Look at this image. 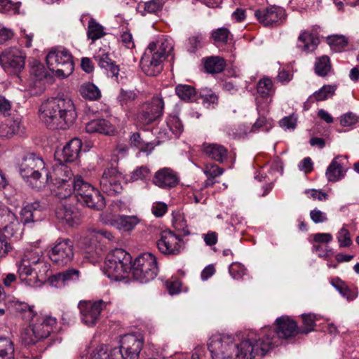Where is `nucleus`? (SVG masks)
Listing matches in <instances>:
<instances>
[{
    "label": "nucleus",
    "mask_w": 359,
    "mask_h": 359,
    "mask_svg": "<svg viewBox=\"0 0 359 359\" xmlns=\"http://www.w3.org/2000/svg\"><path fill=\"white\" fill-rule=\"evenodd\" d=\"M65 173L66 174V178H55V184L57 186L56 195L60 198H66L70 196L73 193L76 195V185L77 182L83 180L81 176H76L72 178L73 173L71 170H66Z\"/></svg>",
    "instance_id": "19"
},
{
    "label": "nucleus",
    "mask_w": 359,
    "mask_h": 359,
    "mask_svg": "<svg viewBox=\"0 0 359 359\" xmlns=\"http://www.w3.org/2000/svg\"><path fill=\"white\" fill-rule=\"evenodd\" d=\"M82 148V142L79 138H73L63 147L60 152L62 158L60 161L73 162L76 160Z\"/></svg>",
    "instance_id": "26"
},
{
    "label": "nucleus",
    "mask_w": 359,
    "mask_h": 359,
    "mask_svg": "<svg viewBox=\"0 0 359 359\" xmlns=\"http://www.w3.org/2000/svg\"><path fill=\"white\" fill-rule=\"evenodd\" d=\"M301 317L302 319V325L299 327V334L306 335L309 332L314 331L315 327L316 326V316L313 313H303Z\"/></svg>",
    "instance_id": "38"
},
{
    "label": "nucleus",
    "mask_w": 359,
    "mask_h": 359,
    "mask_svg": "<svg viewBox=\"0 0 359 359\" xmlns=\"http://www.w3.org/2000/svg\"><path fill=\"white\" fill-rule=\"evenodd\" d=\"M315 72L320 76H325L331 69L330 58L323 55L316 59L315 62Z\"/></svg>",
    "instance_id": "46"
},
{
    "label": "nucleus",
    "mask_w": 359,
    "mask_h": 359,
    "mask_svg": "<svg viewBox=\"0 0 359 359\" xmlns=\"http://www.w3.org/2000/svg\"><path fill=\"white\" fill-rule=\"evenodd\" d=\"M262 128H264V130L266 131H268L269 128H271V123L267 121V119L264 116H259L257 119L256 122L252 126L251 131L255 133Z\"/></svg>",
    "instance_id": "64"
},
{
    "label": "nucleus",
    "mask_w": 359,
    "mask_h": 359,
    "mask_svg": "<svg viewBox=\"0 0 359 359\" xmlns=\"http://www.w3.org/2000/svg\"><path fill=\"white\" fill-rule=\"evenodd\" d=\"M199 98L202 100V104L207 108L210 107L214 108L218 102V96L209 88L201 89L198 95V100Z\"/></svg>",
    "instance_id": "40"
},
{
    "label": "nucleus",
    "mask_w": 359,
    "mask_h": 359,
    "mask_svg": "<svg viewBox=\"0 0 359 359\" xmlns=\"http://www.w3.org/2000/svg\"><path fill=\"white\" fill-rule=\"evenodd\" d=\"M275 323L276 328L265 327L258 334L254 333V336H257L256 344L258 347L262 348L265 345L269 346L264 352L263 356L274 346H278L280 341H290L299 334L296 321L289 316H280L276 318Z\"/></svg>",
    "instance_id": "3"
},
{
    "label": "nucleus",
    "mask_w": 359,
    "mask_h": 359,
    "mask_svg": "<svg viewBox=\"0 0 359 359\" xmlns=\"http://www.w3.org/2000/svg\"><path fill=\"white\" fill-rule=\"evenodd\" d=\"M79 92L83 97L90 100H96L101 96V93L98 88L90 83L82 85Z\"/></svg>",
    "instance_id": "41"
},
{
    "label": "nucleus",
    "mask_w": 359,
    "mask_h": 359,
    "mask_svg": "<svg viewBox=\"0 0 359 359\" xmlns=\"http://www.w3.org/2000/svg\"><path fill=\"white\" fill-rule=\"evenodd\" d=\"M130 144L135 147L142 151H147L148 149L152 148V144L149 142H145L140 137L139 133H134L130 136Z\"/></svg>",
    "instance_id": "48"
},
{
    "label": "nucleus",
    "mask_w": 359,
    "mask_h": 359,
    "mask_svg": "<svg viewBox=\"0 0 359 359\" xmlns=\"http://www.w3.org/2000/svg\"><path fill=\"white\" fill-rule=\"evenodd\" d=\"M167 126L177 137L180 135L184 129L182 121L177 116H170L167 121Z\"/></svg>",
    "instance_id": "52"
},
{
    "label": "nucleus",
    "mask_w": 359,
    "mask_h": 359,
    "mask_svg": "<svg viewBox=\"0 0 359 359\" xmlns=\"http://www.w3.org/2000/svg\"><path fill=\"white\" fill-rule=\"evenodd\" d=\"M337 238L340 248H347L352 245L353 242L351 238L349 231L343 226L337 233Z\"/></svg>",
    "instance_id": "55"
},
{
    "label": "nucleus",
    "mask_w": 359,
    "mask_h": 359,
    "mask_svg": "<svg viewBox=\"0 0 359 359\" xmlns=\"http://www.w3.org/2000/svg\"><path fill=\"white\" fill-rule=\"evenodd\" d=\"M22 133V124L20 118L8 121V123L0 127V133L2 136L11 137L13 135Z\"/></svg>",
    "instance_id": "34"
},
{
    "label": "nucleus",
    "mask_w": 359,
    "mask_h": 359,
    "mask_svg": "<svg viewBox=\"0 0 359 359\" xmlns=\"http://www.w3.org/2000/svg\"><path fill=\"white\" fill-rule=\"evenodd\" d=\"M86 130L88 133H99L109 136L115 134L116 128L109 121L101 118L94 119L86 123Z\"/></svg>",
    "instance_id": "27"
},
{
    "label": "nucleus",
    "mask_w": 359,
    "mask_h": 359,
    "mask_svg": "<svg viewBox=\"0 0 359 359\" xmlns=\"http://www.w3.org/2000/svg\"><path fill=\"white\" fill-rule=\"evenodd\" d=\"M163 6V0H151L144 4V11L149 13H155L161 11Z\"/></svg>",
    "instance_id": "61"
},
{
    "label": "nucleus",
    "mask_w": 359,
    "mask_h": 359,
    "mask_svg": "<svg viewBox=\"0 0 359 359\" xmlns=\"http://www.w3.org/2000/svg\"><path fill=\"white\" fill-rule=\"evenodd\" d=\"M337 89L336 86L325 85L318 90L316 91L309 97L306 103H313L314 102H320L331 97L334 94Z\"/></svg>",
    "instance_id": "33"
},
{
    "label": "nucleus",
    "mask_w": 359,
    "mask_h": 359,
    "mask_svg": "<svg viewBox=\"0 0 359 359\" xmlns=\"http://www.w3.org/2000/svg\"><path fill=\"white\" fill-rule=\"evenodd\" d=\"M273 82L269 78H264L257 83V93L262 97H267L270 95V93L272 90Z\"/></svg>",
    "instance_id": "51"
},
{
    "label": "nucleus",
    "mask_w": 359,
    "mask_h": 359,
    "mask_svg": "<svg viewBox=\"0 0 359 359\" xmlns=\"http://www.w3.org/2000/svg\"><path fill=\"white\" fill-rule=\"evenodd\" d=\"M16 215L8 207L0 206V229L13 220Z\"/></svg>",
    "instance_id": "58"
},
{
    "label": "nucleus",
    "mask_w": 359,
    "mask_h": 359,
    "mask_svg": "<svg viewBox=\"0 0 359 359\" xmlns=\"http://www.w3.org/2000/svg\"><path fill=\"white\" fill-rule=\"evenodd\" d=\"M137 97V94L134 90L121 89L117 100L120 104L127 106L134 101Z\"/></svg>",
    "instance_id": "53"
},
{
    "label": "nucleus",
    "mask_w": 359,
    "mask_h": 359,
    "mask_svg": "<svg viewBox=\"0 0 359 359\" xmlns=\"http://www.w3.org/2000/svg\"><path fill=\"white\" fill-rule=\"evenodd\" d=\"M229 272L233 279H241L245 273V269L240 263H232L229 267Z\"/></svg>",
    "instance_id": "59"
},
{
    "label": "nucleus",
    "mask_w": 359,
    "mask_h": 359,
    "mask_svg": "<svg viewBox=\"0 0 359 359\" xmlns=\"http://www.w3.org/2000/svg\"><path fill=\"white\" fill-rule=\"evenodd\" d=\"M132 257L122 248L111 250L104 261V273L111 279L118 281L124 279L131 271Z\"/></svg>",
    "instance_id": "4"
},
{
    "label": "nucleus",
    "mask_w": 359,
    "mask_h": 359,
    "mask_svg": "<svg viewBox=\"0 0 359 359\" xmlns=\"http://www.w3.org/2000/svg\"><path fill=\"white\" fill-rule=\"evenodd\" d=\"M57 218L62 223L71 227L78 226L81 220V215L77 208L71 205H62L55 211Z\"/></svg>",
    "instance_id": "24"
},
{
    "label": "nucleus",
    "mask_w": 359,
    "mask_h": 359,
    "mask_svg": "<svg viewBox=\"0 0 359 359\" xmlns=\"http://www.w3.org/2000/svg\"><path fill=\"white\" fill-rule=\"evenodd\" d=\"M156 246L160 252L168 256H177L185 249L184 240L171 230H165L161 233Z\"/></svg>",
    "instance_id": "11"
},
{
    "label": "nucleus",
    "mask_w": 359,
    "mask_h": 359,
    "mask_svg": "<svg viewBox=\"0 0 359 359\" xmlns=\"http://www.w3.org/2000/svg\"><path fill=\"white\" fill-rule=\"evenodd\" d=\"M13 309L16 312L20 313L22 315V318L26 321L33 320V318L36 317V313L33 311L32 307L25 302H13Z\"/></svg>",
    "instance_id": "43"
},
{
    "label": "nucleus",
    "mask_w": 359,
    "mask_h": 359,
    "mask_svg": "<svg viewBox=\"0 0 359 359\" xmlns=\"http://www.w3.org/2000/svg\"><path fill=\"white\" fill-rule=\"evenodd\" d=\"M167 44L151 42L145 50L140 60V65L144 73L149 76H154L163 70V62L168 55Z\"/></svg>",
    "instance_id": "5"
},
{
    "label": "nucleus",
    "mask_w": 359,
    "mask_h": 359,
    "mask_svg": "<svg viewBox=\"0 0 359 359\" xmlns=\"http://www.w3.org/2000/svg\"><path fill=\"white\" fill-rule=\"evenodd\" d=\"M151 171L147 166L142 165L135 169L130 175L129 182L147 180L150 177Z\"/></svg>",
    "instance_id": "47"
},
{
    "label": "nucleus",
    "mask_w": 359,
    "mask_h": 359,
    "mask_svg": "<svg viewBox=\"0 0 359 359\" xmlns=\"http://www.w3.org/2000/svg\"><path fill=\"white\" fill-rule=\"evenodd\" d=\"M257 336L250 332L240 338L239 336L217 334L212 336L208 344V350L212 359H254L257 356H263L269 347L265 345L258 347L256 344Z\"/></svg>",
    "instance_id": "1"
},
{
    "label": "nucleus",
    "mask_w": 359,
    "mask_h": 359,
    "mask_svg": "<svg viewBox=\"0 0 359 359\" xmlns=\"http://www.w3.org/2000/svg\"><path fill=\"white\" fill-rule=\"evenodd\" d=\"M43 206L38 201L27 204L21 209L20 213V224L29 227L33 226L34 223L43 219Z\"/></svg>",
    "instance_id": "21"
},
{
    "label": "nucleus",
    "mask_w": 359,
    "mask_h": 359,
    "mask_svg": "<svg viewBox=\"0 0 359 359\" xmlns=\"http://www.w3.org/2000/svg\"><path fill=\"white\" fill-rule=\"evenodd\" d=\"M31 74L34 75L39 80H42L47 76V72L43 64L39 62H35L31 70Z\"/></svg>",
    "instance_id": "60"
},
{
    "label": "nucleus",
    "mask_w": 359,
    "mask_h": 359,
    "mask_svg": "<svg viewBox=\"0 0 359 359\" xmlns=\"http://www.w3.org/2000/svg\"><path fill=\"white\" fill-rule=\"evenodd\" d=\"M0 359H14V346L7 337H0Z\"/></svg>",
    "instance_id": "42"
},
{
    "label": "nucleus",
    "mask_w": 359,
    "mask_h": 359,
    "mask_svg": "<svg viewBox=\"0 0 359 359\" xmlns=\"http://www.w3.org/2000/svg\"><path fill=\"white\" fill-rule=\"evenodd\" d=\"M163 109V99L154 97L150 101L142 105L137 114V120L142 125H149L162 116Z\"/></svg>",
    "instance_id": "13"
},
{
    "label": "nucleus",
    "mask_w": 359,
    "mask_h": 359,
    "mask_svg": "<svg viewBox=\"0 0 359 359\" xmlns=\"http://www.w3.org/2000/svg\"><path fill=\"white\" fill-rule=\"evenodd\" d=\"M76 198L80 203L93 210H101L106 205L100 191L83 180L77 182Z\"/></svg>",
    "instance_id": "10"
},
{
    "label": "nucleus",
    "mask_w": 359,
    "mask_h": 359,
    "mask_svg": "<svg viewBox=\"0 0 359 359\" xmlns=\"http://www.w3.org/2000/svg\"><path fill=\"white\" fill-rule=\"evenodd\" d=\"M48 69L59 78H66L72 74L74 62L71 53L65 49L51 50L46 57Z\"/></svg>",
    "instance_id": "9"
},
{
    "label": "nucleus",
    "mask_w": 359,
    "mask_h": 359,
    "mask_svg": "<svg viewBox=\"0 0 359 359\" xmlns=\"http://www.w3.org/2000/svg\"><path fill=\"white\" fill-rule=\"evenodd\" d=\"M32 262L33 269L35 273L40 278L41 281H43V283L48 281V277L47 273L50 270V264L40 258Z\"/></svg>",
    "instance_id": "44"
},
{
    "label": "nucleus",
    "mask_w": 359,
    "mask_h": 359,
    "mask_svg": "<svg viewBox=\"0 0 359 359\" xmlns=\"http://www.w3.org/2000/svg\"><path fill=\"white\" fill-rule=\"evenodd\" d=\"M13 219L6 224L0 230L3 231L2 235L8 240L11 238H18L21 235V224L18 221L17 216L13 218Z\"/></svg>",
    "instance_id": "35"
},
{
    "label": "nucleus",
    "mask_w": 359,
    "mask_h": 359,
    "mask_svg": "<svg viewBox=\"0 0 359 359\" xmlns=\"http://www.w3.org/2000/svg\"><path fill=\"white\" fill-rule=\"evenodd\" d=\"M139 222L140 219L136 216L118 215L108 219L106 224L118 230L129 231L133 229Z\"/></svg>",
    "instance_id": "28"
},
{
    "label": "nucleus",
    "mask_w": 359,
    "mask_h": 359,
    "mask_svg": "<svg viewBox=\"0 0 359 359\" xmlns=\"http://www.w3.org/2000/svg\"><path fill=\"white\" fill-rule=\"evenodd\" d=\"M106 33L104 27L100 25L95 19L90 18L88 23L87 36L93 42L103 37Z\"/></svg>",
    "instance_id": "37"
},
{
    "label": "nucleus",
    "mask_w": 359,
    "mask_h": 359,
    "mask_svg": "<svg viewBox=\"0 0 359 359\" xmlns=\"http://www.w3.org/2000/svg\"><path fill=\"white\" fill-rule=\"evenodd\" d=\"M41 119L50 130H66L74 123L77 113L69 98L55 97L43 102L40 108Z\"/></svg>",
    "instance_id": "2"
},
{
    "label": "nucleus",
    "mask_w": 359,
    "mask_h": 359,
    "mask_svg": "<svg viewBox=\"0 0 359 359\" xmlns=\"http://www.w3.org/2000/svg\"><path fill=\"white\" fill-rule=\"evenodd\" d=\"M153 183L162 189H170L176 187L180 178L177 173L170 168H163L155 172Z\"/></svg>",
    "instance_id": "23"
},
{
    "label": "nucleus",
    "mask_w": 359,
    "mask_h": 359,
    "mask_svg": "<svg viewBox=\"0 0 359 359\" xmlns=\"http://www.w3.org/2000/svg\"><path fill=\"white\" fill-rule=\"evenodd\" d=\"M32 262L29 259H22L18 266V273L22 282L34 272Z\"/></svg>",
    "instance_id": "50"
},
{
    "label": "nucleus",
    "mask_w": 359,
    "mask_h": 359,
    "mask_svg": "<svg viewBox=\"0 0 359 359\" xmlns=\"http://www.w3.org/2000/svg\"><path fill=\"white\" fill-rule=\"evenodd\" d=\"M226 67V62L224 58L219 56H211L208 57L204 63V67L209 74H218L222 72Z\"/></svg>",
    "instance_id": "32"
},
{
    "label": "nucleus",
    "mask_w": 359,
    "mask_h": 359,
    "mask_svg": "<svg viewBox=\"0 0 359 359\" xmlns=\"http://www.w3.org/2000/svg\"><path fill=\"white\" fill-rule=\"evenodd\" d=\"M230 32L227 28L221 27L212 32V38L217 43L226 44L228 41Z\"/></svg>",
    "instance_id": "54"
},
{
    "label": "nucleus",
    "mask_w": 359,
    "mask_h": 359,
    "mask_svg": "<svg viewBox=\"0 0 359 359\" xmlns=\"http://www.w3.org/2000/svg\"><path fill=\"white\" fill-rule=\"evenodd\" d=\"M143 345V340L133 334L125 335L119 347L112 348L107 353L103 348L97 353H102L104 359H138Z\"/></svg>",
    "instance_id": "7"
},
{
    "label": "nucleus",
    "mask_w": 359,
    "mask_h": 359,
    "mask_svg": "<svg viewBox=\"0 0 359 359\" xmlns=\"http://www.w3.org/2000/svg\"><path fill=\"white\" fill-rule=\"evenodd\" d=\"M81 272L76 269H68L63 271L50 276L48 283L52 287L62 288L79 280Z\"/></svg>",
    "instance_id": "22"
},
{
    "label": "nucleus",
    "mask_w": 359,
    "mask_h": 359,
    "mask_svg": "<svg viewBox=\"0 0 359 359\" xmlns=\"http://www.w3.org/2000/svg\"><path fill=\"white\" fill-rule=\"evenodd\" d=\"M107 302L102 299L90 302L83 301L79 304L81 321L88 327L94 326L100 320L101 311L106 308Z\"/></svg>",
    "instance_id": "14"
},
{
    "label": "nucleus",
    "mask_w": 359,
    "mask_h": 359,
    "mask_svg": "<svg viewBox=\"0 0 359 359\" xmlns=\"http://www.w3.org/2000/svg\"><path fill=\"white\" fill-rule=\"evenodd\" d=\"M224 172V170L219 168L217 165L214 163H209L206 165L205 168V174L207 177L215 178L220 176Z\"/></svg>",
    "instance_id": "62"
},
{
    "label": "nucleus",
    "mask_w": 359,
    "mask_h": 359,
    "mask_svg": "<svg viewBox=\"0 0 359 359\" xmlns=\"http://www.w3.org/2000/svg\"><path fill=\"white\" fill-rule=\"evenodd\" d=\"M175 92L182 100L187 102L198 100V94L196 89L190 85L179 84L175 87Z\"/></svg>",
    "instance_id": "36"
},
{
    "label": "nucleus",
    "mask_w": 359,
    "mask_h": 359,
    "mask_svg": "<svg viewBox=\"0 0 359 359\" xmlns=\"http://www.w3.org/2000/svg\"><path fill=\"white\" fill-rule=\"evenodd\" d=\"M30 327V329H26L21 333V343L25 346L34 345L41 340L35 338L33 334V327Z\"/></svg>",
    "instance_id": "56"
},
{
    "label": "nucleus",
    "mask_w": 359,
    "mask_h": 359,
    "mask_svg": "<svg viewBox=\"0 0 359 359\" xmlns=\"http://www.w3.org/2000/svg\"><path fill=\"white\" fill-rule=\"evenodd\" d=\"M345 172L342 165L335 158L327 167L325 175L329 182H337L344 177Z\"/></svg>",
    "instance_id": "31"
},
{
    "label": "nucleus",
    "mask_w": 359,
    "mask_h": 359,
    "mask_svg": "<svg viewBox=\"0 0 359 359\" xmlns=\"http://www.w3.org/2000/svg\"><path fill=\"white\" fill-rule=\"evenodd\" d=\"M204 37L202 34L198 33L190 36L187 43V48L189 53H196L198 49L202 48V41Z\"/></svg>",
    "instance_id": "49"
},
{
    "label": "nucleus",
    "mask_w": 359,
    "mask_h": 359,
    "mask_svg": "<svg viewBox=\"0 0 359 359\" xmlns=\"http://www.w3.org/2000/svg\"><path fill=\"white\" fill-rule=\"evenodd\" d=\"M50 259L58 266L69 264L74 258V245L69 238H58L48 252Z\"/></svg>",
    "instance_id": "12"
},
{
    "label": "nucleus",
    "mask_w": 359,
    "mask_h": 359,
    "mask_svg": "<svg viewBox=\"0 0 359 359\" xmlns=\"http://www.w3.org/2000/svg\"><path fill=\"white\" fill-rule=\"evenodd\" d=\"M202 151L209 158L220 163H224L228 158L227 149L217 143H203Z\"/></svg>",
    "instance_id": "25"
},
{
    "label": "nucleus",
    "mask_w": 359,
    "mask_h": 359,
    "mask_svg": "<svg viewBox=\"0 0 359 359\" xmlns=\"http://www.w3.org/2000/svg\"><path fill=\"white\" fill-rule=\"evenodd\" d=\"M29 327H33V334L36 339H43L53 332L59 331L57 326V320L50 316H38L29 321Z\"/></svg>",
    "instance_id": "17"
},
{
    "label": "nucleus",
    "mask_w": 359,
    "mask_h": 359,
    "mask_svg": "<svg viewBox=\"0 0 359 359\" xmlns=\"http://www.w3.org/2000/svg\"><path fill=\"white\" fill-rule=\"evenodd\" d=\"M97 235L89 229L88 234L81 240V247L88 257L95 260L102 257L106 250L105 244L101 243L96 237Z\"/></svg>",
    "instance_id": "20"
},
{
    "label": "nucleus",
    "mask_w": 359,
    "mask_h": 359,
    "mask_svg": "<svg viewBox=\"0 0 359 359\" xmlns=\"http://www.w3.org/2000/svg\"><path fill=\"white\" fill-rule=\"evenodd\" d=\"M358 122L359 116L353 112H348L340 117V124L343 127L353 126Z\"/></svg>",
    "instance_id": "57"
},
{
    "label": "nucleus",
    "mask_w": 359,
    "mask_h": 359,
    "mask_svg": "<svg viewBox=\"0 0 359 359\" xmlns=\"http://www.w3.org/2000/svg\"><path fill=\"white\" fill-rule=\"evenodd\" d=\"M158 272L156 257L150 252L141 254L131 265L133 278L140 283H147L154 280L157 276Z\"/></svg>",
    "instance_id": "8"
},
{
    "label": "nucleus",
    "mask_w": 359,
    "mask_h": 359,
    "mask_svg": "<svg viewBox=\"0 0 359 359\" xmlns=\"http://www.w3.org/2000/svg\"><path fill=\"white\" fill-rule=\"evenodd\" d=\"M19 172L30 186L36 189L40 188L42 185L40 181L42 174L48 177L43 159L33 153L28 154L23 157L20 164Z\"/></svg>",
    "instance_id": "6"
},
{
    "label": "nucleus",
    "mask_w": 359,
    "mask_h": 359,
    "mask_svg": "<svg viewBox=\"0 0 359 359\" xmlns=\"http://www.w3.org/2000/svg\"><path fill=\"white\" fill-rule=\"evenodd\" d=\"M331 49L335 52L342 51L348 45V39L343 35L330 36L327 39Z\"/></svg>",
    "instance_id": "45"
},
{
    "label": "nucleus",
    "mask_w": 359,
    "mask_h": 359,
    "mask_svg": "<svg viewBox=\"0 0 359 359\" xmlns=\"http://www.w3.org/2000/svg\"><path fill=\"white\" fill-rule=\"evenodd\" d=\"M172 226L177 232V236H180V238L190 234L184 216L179 212L173 216Z\"/></svg>",
    "instance_id": "39"
},
{
    "label": "nucleus",
    "mask_w": 359,
    "mask_h": 359,
    "mask_svg": "<svg viewBox=\"0 0 359 359\" xmlns=\"http://www.w3.org/2000/svg\"><path fill=\"white\" fill-rule=\"evenodd\" d=\"M122 175L117 168L111 167L104 170L100 178L101 190L109 196H116L123 191Z\"/></svg>",
    "instance_id": "15"
},
{
    "label": "nucleus",
    "mask_w": 359,
    "mask_h": 359,
    "mask_svg": "<svg viewBox=\"0 0 359 359\" xmlns=\"http://www.w3.org/2000/svg\"><path fill=\"white\" fill-rule=\"evenodd\" d=\"M100 67L108 69L109 65L112 62V60L109 58L108 53H102L97 54L93 57Z\"/></svg>",
    "instance_id": "63"
},
{
    "label": "nucleus",
    "mask_w": 359,
    "mask_h": 359,
    "mask_svg": "<svg viewBox=\"0 0 359 359\" xmlns=\"http://www.w3.org/2000/svg\"><path fill=\"white\" fill-rule=\"evenodd\" d=\"M330 283L340 293V294L348 301H352L358 296L357 290L349 287L339 277L332 278Z\"/></svg>",
    "instance_id": "30"
},
{
    "label": "nucleus",
    "mask_w": 359,
    "mask_h": 359,
    "mask_svg": "<svg viewBox=\"0 0 359 359\" xmlns=\"http://www.w3.org/2000/svg\"><path fill=\"white\" fill-rule=\"evenodd\" d=\"M319 43V38L316 35L304 30L298 37L297 46L302 51L309 53L316 50Z\"/></svg>",
    "instance_id": "29"
},
{
    "label": "nucleus",
    "mask_w": 359,
    "mask_h": 359,
    "mask_svg": "<svg viewBox=\"0 0 359 359\" xmlns=\"http://www.w3.org/2000/svg\"><path fill=\"white\" fill-rule=\"evenodd\" d=\"M25 55L17 48H9L0 55V64L8 72L18 74L24 69Z\"/></svg>",
    "instance_id": "16"
},
{
    "label": "nucleus",
    "mask_w": 359,
    "mask_h": 359,
    "mask_svg": "<svg viewBox=\"0 0 359 359\" xmlns=\"http://www.w3.org/2000/svg\"><path fill=\"white\" fill-rule=\"evenodd\" d=\"M255 16L264 27H273L278 25L279 21L284 18L285 11L282 8L273 6L255 11Z\"/></svg>",
    "instance_id": "18"
}]
</instances>
